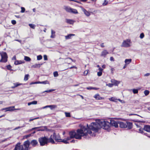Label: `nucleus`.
Listing matches in <instances>:
<instances>
[{
    "instance_id": "1",
    "label": "nucleus",
    "mask_w": 150,
    "mask_h": 150,
    "mask_svg": "<svg viewBox=\"0 0 150 150\" xmlns=\"http://www.w3.org/2000/svg\"><path fill=\"white\" fill-rule=\"evenodd\" d=\"M110 127V123L109 122L105 121L103 120H98L96 122H92L91 125L88 127L87 125V127H83V129H86L90 132V133L88 132L86 133V136L89 134L90 136L94 137L96 135V133L98 132V129L100 128H103L105 129L108 130Z\"/></svg>"
},
{
    "instance_id": "2",
    "label": "nucleus",
    "mask_w": 150,
    "mask_h": 150,
    "mask_svg": "<svg viewBox=\"0 0 150 150\" xmlns=\"http://www.w3.org/2000/svg\"><path fill=\"white\" fill-rule=\"evenodd\" d=\"M88 131V130L87 129H83L82 128L78 129L76 131V132L74 131H71L69 132V134L72 139L75 138L76 139H81L82 137H86L87 132H88L90 133V132Z\"/></svg>"
},
{
    "instance_id": "3",
    "label": "nucleus",
    "mask_w": 150,
    "mask_h": 150,
    "mask_svg": "<svg viewBox=\"0 0 150 150\" xmlns=\"http://www.w3.org/2000/svg\"><path fill=\"white\" fill-rule=\"evenodd\" d=\"M110 126H112L117 128L118 127L119 124L120 127L122 128H127L130 129L132 127V122H120L115 121L113 119H111L110 120Z\"/></svg>"
},
{
    "instance_id": "4",
    "label": "nucleus",
    "mask_w": 150,
    "mask_h": 150,
    "mask_svg": "<svg viewBox=\"0 0 150 150\" xmlns=\"http://www.w3.org/2000/svg\"><path fill=\"white\" fill-rule=\"evenodd\" d=\"M30 145V141L29 140L25 141L23 145H21V143L18 142L15 145L13 150H29L30 149L29 147Z\"/></svg>"
},
{
    "instance_id": "5",
    "label": "nucleus",
    "mask_w": 150,
    "mask_h": 150,
    "mask_svg": "<svg viewBox=\"0 0 150 150\" xmlns=\"http://www.w3.org/2000/svg\"><path fill=\"white\" fill-rule=\"evenodd\" d=\"M53 139H54L57 142H60L62 139L59 134H56V133L54 132L52 135H51L49 138V142L51 143L54 144L55 142Z\"/></svg>"
},
{
    "instance_id": "6",
    "label": "nucleus",
    "mask_w": 150,
    "mask_h": 150,
    "mask_svg": "<svg viewBox=\"0 0 150 150\" xmlns=\"http://www.w3.org/2000/svg\"><path fill=\"white\" fill-rule=\"evenodd\" d=\"M38 141L41 146L46 145L49 142V138L44 136L38 138Z\"/></svg>"
},
{
    "instance_id": "7",
    "label": "nucleus",
    "mask_w": 150,
    "mask_h": 150,
    "mask_svg": "<svg viewBox=\"0 0 150 150\" xmlns=\"http://www.w3.org/2000/svg\"><path fill=\"white\" fill-rule=\"evenodd\" d=\"M1 57V59L0 60L1 62H6L7 61L8 56L6 52H3L2 53H0Z\"/></svg>"
},
{
    "instance_id": "8",
    "label": "nucleus",
    "mask_w": 150,
    "mask_h": 150,
    "mask_svg": "<svg viewBox=\"0 0 150 150\" xmlns=\"http://www.w3.org/2000/svg\"><path fill=\"white\" fill-rule=\"evenodd\" d=\"M130 40L129 39H127L124 40L121 45V47H127L130 46Z\"/></svg>"
},
{
    "instance_id": "9",
    "label": "nucleus",
    "mask_w": 150,
    "mask_h": 150,
    "mask_svg": "<svg viewBox=\"0 0 150 150\" xmlns=\"http://www.w3.org/2000/svg\"><path fill=\"white\" fill-rule=\"evenodd\" d=\"M37 129H39L37 130V131H44L47 129V127L46 126H41L38 127H35L33 128L31 130H34Z\"/></svg>"
},
{
    "instance_id": "10",
    "label": "nucleus",
    "mask_w": 150,
    "mask_h": 150,
    "mask_svg": "<svg viewBox=\"0 0 150 150\" xmlns=\"http://www.w3.org/2000/svg\"><path fill=\"white\" fill-rule=\"evenodd\" d=\"M30 144L32 145L33 147H35L38 144V142L36 140L33 139L30 142Z\"/></svg>"
},
{
    "instance_id": "11",
    "label": "nucleus",
    "mask_w": 150,
    "mask_h": 150,
    "mask_svg": "<svg viewBox=\"0 0 150 150\" xmlns=\"http://www.w3.org/2000/svg\"><path fill=\"white\" fill-rule=\"evenodd\" d=\"M94 97L96 100H103L104 99V98L103 97H100L99 94H97L95 95L94 96Z\"/></svg>"
},
{
    "instance_id": "12",
    "label": "nucleus",
    "mask_w": 150,
    "mask_h": 150,
    "mask_svg": "<svg viewBox=\"0 0 150 150\" xmlns=\"http://www.w3.org/2000/svg\"><path fill=\"white\" fill-rule=\"evenodd\" d=\"M112 83L113 84V85L117 86L119 84L120 82L114 79H112L111 81Z\"/></svg>"
},
{
    "instance_id": "13",
    "label": "nucleus",
    "mask_w": 150,
    "mask_h": 150,
    "mask_svg": "<svg viewBox=\"0 0 150 150\" xmlns=\"http://www.w3.org/2000/svg\"><path fill=\"white\" fill-rule=\"evenodd\" d=\"M81 10L87 16H90V13L89 12L87 11L85 8L82 7L81 8Z\"/></svg>"
},
{
    "instance_id": "14",
    "label": "nucleus",
    "mask_w": 150,
    "mask_h": 150,
    "mask_svg": "<svg viewBox=\"0 0 150 150\" xmlns=\"http://www.w3.org/2000/svg\"><path fill=\"white\" fill-rule=\"evenodd\" d=\"M144 129L145 131L148 132H150V125H145L144 127Z\"/></svg>"
},
{
    "instance_id": "15",
    "label": "nucleus",
    "mask_w": 150,
    "mask_h": 150,
    "mask_svg": "<svg viewBox=\"0 0 150 150\" xmlns=\"http://www.w3.org/2000/svg\"><path fill=\"white\" fill-rule=\"evenodd\" d=\"M109 52L106 50H104L101 52L100 56L105 57L106 55L108 54Z\"/></svg>"
},
{
    "instance_id": "16",
    "label": "nucleus",
    "mask_w": 150,
    "mask_h": 150,
    "mask_svg": "<svg viewBox=\"0 0 150 150\" xmlns=\"http://www.w3.org/2000/svg\"><path fill=\"white\" fill-rule=\"evenodd\" d=\"M144 130V128L143 129L142 128H140L139 129V133H141L142 134H144L145 135H146L147 136L149 137H150V135H148V134H147L146 133H144V132H143Z\"/></svg>"
},
{
    "instance_id": "17",
    "label": "nucleus",
    "mask_w": 150,
    "mask_h": 150,
    "mask_svg": "<svg viewBox=\"0 0 150 150\" xmlns=\"http://www.w3.org/2000/svg\"><path fill=\"white\" fill-rule=\"evenodd\" d=\"M75 35L74 34H69L65 36V38L66 40L71 39L72 36H74Z\"/></svg>"
},
{
    "instance_id": "18",
    "label": "nucleus",
    "mask_w": 150,
    "mask_h": 150,
    "mask_svg": "<svg viewBox=\"0 0 150 150\" xmlns=\"http://www.w3.org/2000/svg\"><path fill=\"white\" fill-rule=\"evenodd\" d=\"M24 61L21 60H16L14 64L16 65H17L24 63Z\"/></svg>"
},
{
    "instance_id": "19",
    "label": "nucleus",
    "mask_w": 150,
    "mask_h": 150,
    "mask_svg": "<svg viewBox=\"0 0 150 150\" xmlns=\"http://www.w3.org/2000/svg\"><path fill=\"white\" fill-rule=\"evenodd\" d=\"M42 64H35L31 66V67L33 68H40Z\"/></svg>"
},
{
    "instance_id": "20",
    "label": "nucleus",
    "mask_w": 150,
    "mask_h": 150,
    "mask_svg": "<svg viewBox=\"0 0 150 150\" xmlns=\"http://www.w3.org/2000/svg\"><path fill=\"white\" fill-rule=\"evenodd\" d=\"M64 9L67 12L70 13L71 12V8L69 6H65Z\"/></svg>"
},
{
    "instance_id": "21",
    "label": "nucleus",
    "mask_w": 150,
    "mask_h": 150,
    "mask_svg": "<svg viewBox=\"0 0 150 150\" xmlns=\"http://www.w3.org/2000/svg\"><path fill=\"white\" fill-rule=\"evenodd\" d=\"M51 35L50 36V38H54L55 36V31L53 30H51Z\"/></svg>"
},
{
    "instance_id": "22",
    "label": "nucleus",
    "mask_w": 150,
    "mask_h": 150,
    "mask_svg": "<svg viewBox=\"0 0 150 150\" xmlns=\"http://www.w3.org/2000/svg\"><path fill=\"white\" fill-rule=\"evenodd\" d=\"M109 99L110 101L115 102H117V99L116 98L114 97L110 98H109Z\"/></svg>"
},
{
    "instance_id": "23",
    "label": "nucleus",
    "mask_w": 150,
    "mask_h": 150,
    "mask_svg": "<svg viewBox=\"0 0 150 150\" xmlns=\"http://www.w3.org/2000/svg\"><path fill=\"white\" fill-rule=\"evenodd\" d=\"M86 89L88 90H91L92 89H94L96 90H98L99 89V88H96L94 87H89L86 88Z\"/></svg>"
},
{
    "instance_id": "24",
    "label": "nucleus",
    "mask_w": 150,
    "mask_h": 150,
    "mask_svg": "<svg viewBox=\"0 0 150 150\" xmlns=\"http://www.w3.org/2000/svg\"><path fill=\"white\" fill-rule=\"evenodd\" d=\"M132 61L131 59H126L125 60V62L126 64H129Z\"/></svg>"
},
{
    "instance_id": "25",
    "label": "nucleus",
    "mask_w": 150,
    "mask_h": 150,
    "mask_svg": "<svg viewBox=\"0 0 150 150\" xmlns=\"http://www.w3.org/2000/svg\"><path fill=\"white\" fill-rule=\"evenodd\" d=\"M66 22L70 24H73L74 23V21L73 20L70 19H67L66 20Z\"/></svg>"
},
{
    "instance_id": "26",
    "label": "nucleus",
    "mask_w": 150,
    "mask_h": 150,
    "mask_svg": "<svg viewBox=\"0 0 150 150\" xmlns=\"http://www.w3.org/2000/svg\"><path fill=\"white\" fill-rule=\"evenodd\" d=\"M49 108H50L51 110H52L54 109L57 108V106L56 105H49Z\"/></svg>"
},
{
    "instance_id": "27",
    "label": "nucleus",
    "mask_w": 150,
    "mask_h": 150,
    "mask_svg": "<svg viewBox=\"0 0 150 150\" xmlns=\"http://www.w3.org/2000/svg\"><path fill=\"white\" fill-rule=\"evenodd\" d=\"M21 83H14V85L13 86H12V88H14L15 87H17V86L21 85Z\"/></svg>"
},
{
    "instance_id": "28",
    "label": "nucleus",
    "mask_w": 150,
    "mask_h": 150,
    "mask_svg": "<svg viewBox=\"0 0 150 150\" xmlns=\"http://www.w3.org/2000/svg\"><path fill=\"white\" fill-rule=\"evenodd\" d=\"M70 13H72L74 14H77L78 13L77 10L74 9L72 8L71 9V12Z\"/></svg>"
},
{
    "instance_id": "29",
    "label": "nucleus",
    "mask_w": 150,
    "mask_h": 150,
    "mask_svg": "<svg viewBox=\"0 0 150 150\" xmlns=\"http://www.w3.org/2000/svg\"><path fill=\"white\" fill-rule=\"evenodd\" d=\"M11 107H9L3 108L2 109V110H5L6 111H10V110H12V109H11Z\"/></svg>"
},
{
    "instance_id": "30",
    "label": "nucleus",
    "mask_w": 150,
    "mask_h": 150,
    "mask_svg": "<svg viewBox=\"0 0 150 150\" xmlns=\"http://www.w3.org/2000/svg\"><path fill=\"white\" fill-rule=\"evenodd\" d=\"M55 90L54 89H50L48 90H46L43 92L42 93H50L53 91Z\"/></svg>"
},
{
    "instance_id": "31",
    "label": "nucleus",
    "mask_w": 150,
    "mask_h": 150,
    "mask_svg": "<svg viewBox=\"0 0 150 150\" xmlns=\"http://www.w3.org/2000/svg\"><path fill=\"white\" fill-rule=\"evenodd\" d=\"M24 60L26 61L29 62L31 60V59L28 57L25 56Z\"/></svg>"
},
{
    "instance_id": "32",
    "label": "nucleus",
    "mask_w": 150,
    "mask_h": 150,
    "mask_svg": "<svg viewBox=\"0 0 150 150\" xmlns=\"http://www.w3.org/2000/svg\"><path fill=\"white\" fill-rule=\"evenodd\" d=\"M29 76V75L28 74L25 75L24 77V80L25 81L28 80V79Z\"/></svg>"
},
{
    "instance_id": "33",
    "label": "nucleus",
    "mask_w": 150,
    "mask_h": 150,
    "mask_svg": "<svg viewBox=\"0 0 150 150\" xmlns=\"http://www.w3.org/2000/svg\"><path fill=\"white\" fill-rule=\"evenodd\" d=\"M60 142H63L65 144H67L69 143V142L67 141L66 139H64L63 140H62H62Z\"/></svg>"
},
{
    "instance_id": "34",
    "label": "nucleus",
    "mask_w": 150,
    "mask_h": 150,
    "mask_svg": "<svg viewBox=\"0 0 150 150\" xmlns=\"http://www.w3.org/2000/svg\"><path fill=\"white\" fill-rule=\"evenodd\" d=\"M7 69L11 71L12 70L11 69V66L10 65H8L6 66Z\"/></svg>"
},
{
    "instance_id": "35",
    "label": "nucleus",
    "mask_w": 150,
    "mask_h": 150,
    "mask_svg": "<svg viewBox=\"0 0 150 150\" xmlns=\"http://www.w3.org/2000/svg\"><path fill=\"white\" fill-rule=\"evenodd\" d=\"M53 75L54 77H57L58 76L59 74L58 72L57 71H56L54 72Z\"/></svg>"
},
{
    "instance_id": "36",
    "label": "nucleus",
    "mask_w": 150,
    "mask_h": 150,
    "mask_svg": "<svg viewBox=\"0 0 150 150\" xmlns=\"http://www.w3.org/2000/svg\"><path fill=\"white\" fill-rule=\"evenodd\" d=\"M29 26L33 29H34L35 27V25L32 24H30L29 25Z\"/></svg>"
},
{
    "instance_id": "37",
    "label": "nucleus",
    "mask_w": 150,
    "mask_h": 150,
    "mask_svg": "<svg viewBox=\"0 0 150 150\" xmlns=\"http://www.w3.org/2000/svg\"><path fill=\"white\" fill-rule=\"evenodd\" d=\"M65 114L66 117H71V115L69 112H65Z\"/></svg>"
},
{
    "instance_id": "38",
    "label": "nucleus",
    "mask_w": 150,
    "mask_h": 150,
    "mask_svg": "<svg viewBox=\"0 0 150 150\" xmlns=\"http://www.w3.org/2000/svg\"><path fill=\"white\" fill-rule=\"evenodd\" d=\"M149 91L147 90H145L144 91V93L146 96L148 95L149 94Z\"/></svg>"
},
{
    "instance_id": "39",
    "label": "nucleus",
    "mask_w": 150,
    "mask_h": 150,
    "mask_svg": "<svg viewBox=\"0 0 150 150\" xmlns=\"http://www.w3.org/2000/svg\"><path fill=\"white\" fill-rule=\"evenodd\" d=\"M42 59V56L41 55H40L37 56V59L38 60H40Z\"/></svg>"
},
{
    "instance_id": "40",
    "label": "nucleus",
    "mask_w": 150,
    "mask_h": 150,
    "mask_svg": "<svg viewBox=\"0 0 150 150\" xmlns=\"http://www.w3.org/2000/svg\"><path fill=\"white\" fill-rule=\"evenodd\" d=\"M138 91L137 89H133V92L134 94H137L138 93Z\"/></svg>"
},
{
    "instance_id": "41",
    "label": "nucleus",
    "mask_w": 150,
    "mask_h": 150,
    "mask_svg": "<svg viewBox=\"0 0 150 150\" xmlns=\"http://www.w3.org/2000/svg\"><path fill=\"white\" fill-rule=\"evenodd\" d=\"M41 84H46L49 83L48 81L46 80L43 81L41 82Z\"/></svg>"
},
{
    "instance_id": "42",
    "label": "nucleus",
    "mask_w": 150,
    "mask_h": 150,
    "mask_svg": "<svg viewBox=\"0 0 150 150\" xmlns=\"http://www.w3.org/2000/svg\"><path fill=\"white\" fill-rule=\"evenodd\" d=\"M21 12L22 13H23L25 11V8L23 7H21Z\"/></svg>"
},
{
    "instance_id": "43",
    "label": "nucleus",
    "mask_w": 150,
    "mask_h": 150,
    "mask_svg": "<svg viewBox=\"0 0 150 150\" xmlns=\"http://www.w3.org/2000/svg\"><path fill=\"white\" fill-rule=\"evenodd\" d=\"M144 35L143 33H141L140 35V38L141 39H142L144 37Z\"/></svg>"
},
{
    "instance_id": "44",
    "label": "nucleus",
    "mask_w": 150,
    "mask_h": 150,
    "mask_svg": "<svg viewBox=\"0 0 150 150\" xmlns=\"http://www.w3.org/2000/svg\"><path fill=\"white\" fill-rule=\"evenodd\" d=\"M108 1H106V0H105L103 4V5L104 6H105L108 4Z\"/></svg>"
},
{
    "instance_id": "45",
    "label": "nucleus",
    "mask_w": 150,
    "mask_h": 150,
    "mask_svg": "<svg viewBox=\"0 0 150 150\" xmlns=\"http://www.w3.org/2000/svg\"><path fill=\"white\" fill-rule=\"evenodd\" d=\"M44 59L45 60H47V57L46 55H44L43 56Z\"/></svg>"
},
{
    "instance_id": "46",
    "label": "nucleus",
    "mask_w": 150,
    "mask_h": 150,
    "mask_svg": "<svg viewBox=\"0 0 150 150\" xmlns=\"http://www.w3.org/2000/svg\"><path fill=\"white\" fill-rule=\"evenodd\" d=\"M102 72L101 71H99V72H98L97 73V75L98 76H100L102 75Z\"/></svg>"
},
{
    "instance_id": "47",
    "label": "nucleus",
    "mask_w": 150,
    "mask_h": 150,
    "mask_svg": "<svg viewBox=\"0 0 150 150\" xmlns=\"http://www.w3.org/2000/svg\"><path fill=\"white\" fill-rule=\"evenodd\" d=\"M31 135H32L31 134H29L25 135L24 136V137H25L26 138H28L30 137V136H31Z\"/></svg>"
},
{
    "instance_id": "48",
    "label": "nucleus",
    "mask_w": 150,
    "mask_h": 150,
    "mask_svg": "<svg viewBox=\"0 0 150 150\" xmlns=\"http://www.w3.org/2000/svg\"><path fill=\"white\" fill-rule=\"evenodd\" d=\"M129 116H131V115H137V116H139L140 117H141L142 118H143L142 117V116H140L137 114H129Z\"/></svg>"
},
{
    "instance_id": "49",
    "label": "nucleus",
    "mask_w": 150,
    "mask_h": 150,
    "mask_svg": "<svg viewBox=\"0 0 150 150\" xmlns=\"http://www.w3.org/2000/svg\"><path fill=\"white\" fill-rule=\"evenodd\" d=\"M11 23L13 25H15L16 23V21L14 20H13L11 21Z\"/></svg>"
},
{
    "instance_id": "50",
    "label": "nucleus",
    "mask_w": 150,
    "mask_h": 150,
    "mask_svg": "<svg viewBox=\"0 0 150 150\" xmlns=\"http://www.w3.org/2000/svg\"><path fill=\"white\" fill-rule=\"evenodd\" d=\"M31 102L32 104H36L37 103V101H33Z\"/></svg>"
},
{
    "instance_id": "51",
    "label": "nucleus",
    "mask_w": 150,
    "mask_h": 150,
    "mask_svg": "<svg viewBox=\"0 0 150 150\" xmlns=\"http://www.w3.org/2000/svg\"><path fill=\"white\" fill-rule=\"evenodd\" d=\"M39 117H36V118H33V119H30L29 120V121H33L34 120L39 119Z\"/></svg>"
},
{
    "instance_id": "52",
    "label": "nucleus",
    "mask_w": 150,
    "mask_h": 150,
    "mask_svg": "<svg viewBox=\"0 0 150 150\" xmlns=\"http://www.w3.org/2000/svg\"><path fill=\"white\" fill-rule=\"evenodd\" d=\"M108 86L110 87H112L113 86V84L112 83H109L108 84Z\"/></svg>"
},
{
    "instance_id": "53",
    "label": "nucleus",
    "mask_w": 150,
    "mask_h": 150,
    "mask_svg": "<svg viewBox=\"0 0 150 150\" xmlns=\"http://www.w3.org/2000/svg\"><path fill=\"white\" fill-rule=\"evenodd\" d=\"M71 138L70 136L69 137H68L66 139L68 141L70 140L71 139Z\"/></svg>"
},
{
    "instance_id": "54",
    "label": "nucleus",
    "mask_w": 150,
    "mask_h": 150,
    "mask_svg": "<svg viewBox=\"0 0 150 150\" xmlns=\"http://www.w3.org/2000/svg\"><path fill=\"white\" fill-rule=\"evenodd\" d=\"M150 75V73H147L144 74V76H148Z\"/></svg>"
},
{
    "instance_id": "55",
    "label": "nucleus",
    "mask_w": 150,
    "mask_h": 150,
    "mask_svg": "<svg viewBox=\"0 0 150 150\" xmlns=\"http://www.w3.org/2000/svg\"><path fill=\"white\" fill-rule=\"evenodd\" d=\"M110 60L111 61H114V58H113V57H110Z\"/></svg>"
},
{
    "instance_id": "56",
    "label": "nucleus",
    "mask_w": 150,
    "mask_h": 150,
    "mask_svg": "<svg viewBox=\"0 0 150 150\" xmlns=\"http://www.w3.org/2000/svg\"><path fill=\"white\" fill-rule=\"evenodd\" d=\"M117 100H118L120 102L122 103H125V102L124 101L121 100L120 99H118Z\"/></svg>"
},
{
    "instance_id": "57",
    "label": "nucleus",
    "mask_w": 150,
    "mask_h": 150,
    "mask_svg": "<svg viewBox=\"0 0 150 150\" xmlns=\"http://www.w3.org/2000/svg\"><path fill=\"white\" fill-rule=\"evenodd\" d=\"M98 70H99V71H101V72H102V71H103V69L101 68V67H100L98 69Z\"/></svg>"
},
{
    "instance_id": "58",
    "label": "nucleus",
    "mask_w": 150,
    "mask_h": 150,
    "mask_svg": "<svg viewBox=\"0 0 150 150\" xmlns=\"http://www.w3.org/2000/svg\"><path fill=\"white\" fill-rule=\"evenodd\" d=\"M100 46L102 47H104V43H102L100 44Z\"/></svg>"
},
{
    "instance_id": "59",
    "label": "nucleus",
    "mask_w": 150,
    "mask_h": 150,
    "mask_svg": "<svg viewBox=\"0 0 150 150\" xmlns=\"http://www.w3.org/2000/svg\"><path fill=\"white\" fill-rule=\"evenodd\" d=\"M111 73H112V74H113V71L114 70V68H112L111 69Z\"/></svg>"
},
{
    "instance_id": "60",
    "label": "nucleus",
    "mask_w": 150,
    "mask_h": 150,
    "mask_svg": "<svg viewBox=\"0 0 150 150\" xmlns=\"http://www.w3.org/2000/svg\"><path fill=\"white\" fill-rule=\"evenodd\" d=\"M16 57L15 56H14L12 58V60H16Z\"/></svg>"
},
{
    "instance_id": "61",
    "label": "nucleus",
    "mask_w": 150,
    "mask_h": 150,
    "mask_svg": "<svg viewBox=\"0 0 150 150\" xmlns=\"http://www.w3.org/2000/svg\"><path fill=\"white\" fill-rule=\"evenodd\" d=\"M76 67L75 66H73L70 68H69V69H72V68H76Z\"/></svg>"
},
{
    "instance_id": "62",
    "label": "nucleus",
    "mask_w": 150,
    "mask_h": 150,
    "mask_svg": "<svg viewBox=\"0 0 150 150\" xmlns=\"http://www.w3.org/2000/svg\"><path fill=\"white\" fill-rule=\"evenodd\" d=\"M49 105H47V106H44V107L42 108L43 109H44V108H49Z\"/></svg>"
},
{
    "instance_id": "63",
    "label": "nucleus",
    "mask_w": 150,
    "mask_h": 150,
    "mask_svg": "<svg viewBox=\"0 0 150 150\" xmlns=\"http://www.w3.org/2000/svg\"><path fill=\"white\" fill-rule=\"evenodd\" d=\"M21 127H16V128H15L14 129V130L17 129L19 128H20Z\"/></svg>"
},
{
    "instance_id": "64",
    "label": "nucleus",
    "mask_w": 150,
    "mask_h": 150,
    "mask_svg": "<svg viewBox=\"0 0 150 150\" xmlns=\"http://www.w3.org/2000/svg\"><path fill=\"white\" fill-rule=\"evenodd\" d=\"M35 84H38V83H40L41 82L40 81H36L35 82Z\"/></svg>"
}]
</instances>
